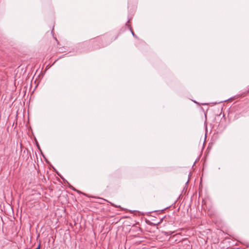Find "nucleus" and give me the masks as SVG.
<instances>
[{
  "label": "nucleus",
  "instance_id": "f257e3e1",
  "mask_svg": "<svg viewBox=\"0 0 249 249\" xmlns=\"http://www.w3.org/2000/svg\"><path fill=\"white\" fill-rule=\"evenodd\" d=\"M132 34L133 36H135V35L132 31H131Z\"/></svg>",
  "mask_w": 249,
  "mask_h": 249
}]
</instances>
